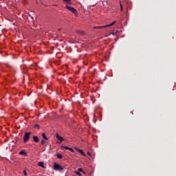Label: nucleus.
I'll return each mask as SVG.
<instances>
[{"label":"nucleus","instance_id":"obj_1","mask_svg":"<svg viewBox=\"0 0 176 176\" xmlns=\"http://www.w3.org/2000/svg\"><path fill=\"white\" fill-rule=\"evenodd\" d=\"M30 136H31V132H25L23 137V143L26 144L30 140Z\"/></svg>","mask_w":176,"mask_h":176},{"label":"nucleus","instance_id":"obj_2","mask_svg":"<svg viewBox=\"0 0 176 176\" xmlns=\"http://www.w3.org/2000/svg\"><path fill=\"white\" fill-rule=\"evenodd\" d=\"M54 170H59V171H62L63 170V167H62L61 166H60L59 164H58L57 163H54Z\"/></svg>","mask_w":176,"mask_h":176},{"label":"nucleus","instance_id":"obj_3","mask_svg":"<svg viewBox=\"0 0 176 176\" xmlns=\"http://www.w3.org/2000/svg\"><path fill=\"white\" fill-rule=\"evenodd\" d=\"M66 8L67 10H70L71 12H72L74 14L77 13V10L74 8H73V7H71V6H66Z\"/></svg>","mask_w":176,"mask_h":176},{"label":"nucleus","instance_id":"obj_4","mask_svg":"<svg viewBox=\"0 0 176 176\" xmlns=\"http://www.w3.org/2000/svg\"><path fill=\"white\" fill-rule=\"evenodd\" d=\"M56 138L60 141V142H63L64 141L63 138H62L61 136L59 135L58 133H56Z\"/></svg>","mask_w":176,"mask_h":176},{"label":"nucleus","instance_id":"obj_5","mask_svg":"<svg viewBox=\"0 0 176 176\" xmlns=\"http://www.w3.org/2000/svg\"><path fill=\"white\" fill-rule=\"evenodd\" d=\"M75 150L78 152L82 156H85V154L83 153V151L80 149H79L78 148L76 147Z\"/></svg>","mask_w":176,"mask_h":176},{"label":"nucleus","instance_id":"obj_6","mask_svg":"<svg viewBox=\"0 0 176 176\" xmlns=\"http://www.w3.org/2000/svg\"><path fill=\"white\" fill-rule=\"evenodd\" d=\"M33 140L34 143H38L39 139L38 136H33Z\"/></svg>","mask_w":176,"mask_h":176},{"label":"nucleus","instance_id":"obj_7","mask_svg":"<svg viewBox=\"0 0 176 176\" xmlns=\"http://www.w3.org/2000/svg\"><path fill=\"white\" fill-rule=\"evenodd\" d=\"M19 155L25 156L27 155V152H25V150H22L21 151L19 152Z\"/></svg>","mask_w":176,"mask_h":176},{"label":"nucleus","instance_id":"obj_8","mask_svg":"<svg viewBox=\"0 0 176 176\" xmlns=\"http://www.w3.org/2000/svg\"><path fill=\"white\" fill-rule=\"evenodd\" d=\"M38 166H39V167H41V168H44V163L43 162H39L38 163Z\"/></svg>","mask_w":176,"mask_h":176},{"label":"nucleus","instance_id":"obj_9","mask_svg":"<svg viewBox=\"0 0 176 176\" xmlns=\"http://www.w3.org/2000/svg\"><path fill=\"white\" fill-rule=\"evenodd\" d=\"M105 28L104 25V26H94V29L99 30V29H102V28Z\"/></svg>","mask_w":176,"mask_h":176},{"label":"nucleus","instance_id":"obj_10","mask_svg":"<svg viewBox=\"0 0 176 176\" xmlns=\"http://www.w3.org/2000/svg\"><path fill=\"white\" fill-rule=\"evenodd\" d=\"M42 137L45 140H48L47 137L46 136L45 133H42Z\"/></svg>","mask_w":176,"mask_h":176},{"label":"nucleus","instance_id":"obj_11","mask_svg":"<svg viewBox=\"0 0 176 176\" xmlns=\"http://www.w3.org/2000/svg\"><path fill=\"white\" fill-rule=\"evenodd\" d=\"M116 23V21H113V23H111V24H109V25H104V27L107 28V27L112 26V25H113Z\"/></svg>","mask_w":176,"mask_h":176},{"label":"nucleus","instance_id":"obj_12","mask_svg":"<svg viewBox=\"0 0 176 176\" xmlns=\"http://www.w3.org/2000/svg\"><path fill=\"white\" fill-rule=\"evenodd\" d=\"M56 156L57 158L59 159V160H61L62 157H63L62 155H61V154H59V153L56 154Z\"/></svg>","mask_w":176,"mask_h":176},{"label":"nucleus","instance_id":"obj_13","mask_svg":"<svg viewBox=\"0 0 176 176\" xmlns=\"http://www.w3.org/2000/svg\"><path fill=\"white\" fill-rule=\"evenodd\" d=\"M75 174L76 175H78V176H82V175H81V173H80V172H78V171H75Z\"/></svg>","mask_w":176,"mask_h":176},{"label":"nucleus","instance_id":"obj_14","mask_svg":"<svg viewBox=\"0 0 176 176\" xmlns=\"http://www.w3.org/2000/svg\"><path fill=\"white\" fill-rule=\"evenodd\" d=\"M34 127L36 128L37 129H39V125L38 124H34Z\"/></svg>","mask_w":176,"mask_h":176},{"label":"nucleus","instance_id":"obj_15","mask_svg":"<svg viewBox=\"0 0 176 176\" xmlns=\"http://www.w3.org/2000/svg\"><path fill=\"white\" fill-rule=\"evenodd\" d=\"M41 144V145L44 146V144H45V140H42Z\"/></svg>","mask_w":176,"mask_h":176},{"label":"nucleus","instance_id":"obj_16","mask_svg":"<svg viewBox=\"0 0 176 176\" xmlns=\"http://www.w3.org/2000/svg\"><path fill=\"white\" fill-rule=\"evenodd\" d=\"M77 171L79 172V173H82L83 170L81 168H78Z\"/></svg>","mask_w":176,"mask_h":176},{"label":"nucleus","instance_id":"obj_17","mask_svg":"<svg viewBox=\"0 0 176 176\" xmlns=\"http://www.w3.org/2000/svg\"><path fill=\"white\" fill-rule=\"evenodd\" d=\"M72 153H74V150L72 148H69V150Z\"/></svg>","mask_w":176,"mask_h":176},{"label":"nucleus","instance_id":"obj_18","mask_svg":"<svg viewBox=\"0 0 176 176\" xmlns=\"http://www.w3.org/2000/svg\"><path fill=\"white\" fill-rule=\"evenodd\" d=\"M63 148L65 149V150L69 151V147H68V146H64Z\"/></svg>","mask_w":176,"mask_h":176},{"label":"nucleus","instance_id":"obj_19","mask_svg":"<svg viewBox=\"0 0 176 176\" xmlns=\"http://www.w3.org/2000/svg\"><path fill=\"white\" fill-rule=\"evenodd\" d=\"M23 174H24L25 176H27V171L23 170Z\"/></svg>","mask_w":176,"mask_h":176},{"label":"nucleus","instance_id":"obj_20","mask_svg":"<svg viewBox=\"0 0 176 176\" xmlns=\"http://www.w3.org/2000/svg\"><path fill=\"white\" fill-rule=\"evenodd\" d=\"M120 8H121V10L122 11L123 10V6H122V4H120Z\"/></svg>","mask_w":176,"mask_h":176},{"label":"nucleus","instance_id":"obj_21","mask_svg":"<svg viewBox=\"0 0 176 176\" xmlns=\"http://www.w3.org/2000/svg\"><path fill=\"white\" fill-rule=\"evenodd\" d=\"M63 1H64L65 2H68V1H70L71 0H63Z\"/></svg>","mask_w":176,"mask_h":176},{"label":"nucleus","instance_id":"obj_22","mask_svg":"<svg viewBox=\"0 0 176 176\" xmlns=\"http://www.w3.org/2000/svg\"><path fill=\"white\" fill-rule=\"evenodd\" d=\"M84 175H86V173H85V171H84V170H82V172Z\"/></svg>","mask_w":176,"mask_h":176},{"label":"nucleus","instance_id":"obj_23","mask_svg":"<svg viewBox=\"0 0 176 176\" xmlns=\"http://www.w3.org/2000/svg\"><path fill=\"white\" fill-rule=\"evenodd\" d=\"M113 35H116V33L115 32H112L111 33Z\"/></svg>","mask_w":176,"mask_h":176},{"label":"nucleus","instance_id":"obj_24","mask_svg":"<svg viewBox=\"0 0 176 176\" xmlns=\"http://www.w3.org/2000/svg\"><path fill=\"white\" fill-rule=\"evenodd\" d=\"M6 65H8V67H11L10 65H9V64L6 63Z\"/></svg>","mask_w":176,"mask_h":176},{"label":"nucleus","instance_id":"obj_25","mask_svg":"<svg viewBox=\"0 0 176 176\" xmlns=\"http://www.w3.org/2000/svg\"><path fill=\"white\" fill-rule=\"evenodd\" d=\"M74 176H76V175H74Z\"/></svg>","mask_w":176,"mask_h":176}]
</instances>
